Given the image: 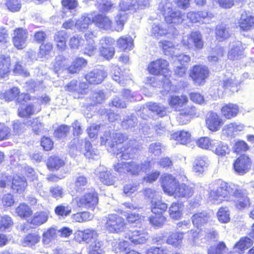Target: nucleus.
Returning <instances> with one entry per match:
<instances>
[{
  "instance_id": "6",
  "label": "nucleus",
  "mask_w": 254,
  "mask_h": 254,
  "mask_svg": "<svg viewBox=\"0 0 254 254\" xmlns=\"http://www.w3.org/2000/svg\"><path fill=\"white\" fill-rule=\"evenodd\" d=\"M182 44L187 49L195 51L202 49L204 46L202 35L198 32H192L187 38H184Z\"/></svg>"
},
{
  "instance_id": "26",
  "label": "nucleus",
  "mask_w": 254,
  "mask_h": 254,
  "mask_svg": "<svg viewBox=\"0 0 254 254\" xmlns=\"http://www.w3.org/2000/svg\"><path fill=\"white\" fill-rule=\"evenodd\" d=\"M170 32L168 25L165 23L154 22L152 25L151 33L156 37L166 35Z\"/></svg>"
},
{
  "instance_id": "29",
  "label": "nucleus",
  "mask_w": 254,
  "mask_h": 254,
  "mask_svg": "<svg viewBox=\"0 0 254 254\" xmlns=\"http://www.w3.org/2000/svg\"><path fill=\"white\" fill-rule=\"evenodd\" d=\"M117 47L123 51H130L133 46V40L131 37L122 36L117 42Z\"/></svg>"
},
{
  "instance_id": "53",
  "label": "nucleus",
  "mask_w": 254,
  "mask_h": 254,
  "mask_svg": "<svg viewBox=\"0 0 254 254\" xmlns=\"http://www.w3.org/2000/svg\"><path fill=\"white\" fill-rule=\"evenodd\" d=\"M63 57L62 56L57 57L55 59V62L54 64V70L57 73H60L62 72L65 73H69L65 69L68 68L66 67L64 64Z\"/></svg>"
},
{
  "instance_id": "1",
  "label": "nucleus",
  "mask_w": 254,
  "mask_h": 254,
  "mask_svg": "<svg viewBox=\"0 0 254 254\" xmlns=\"http://www.w3.org/2000/svg\"><path fill=\"white\" fill-rule=\"evenodd\" d=\"M217 187L209 192V200L213 203H219L224 199L228 200L229 196H233L239 191L238 185L235 184L228 185L221 180L216 182Z\"/></svg>"
},
{
  "instance_id": "17",
  "label": "nucleus",
  "mask_w": 254,
  "mask_h": 254,
  "mask_svg": "<svg viewBox=\"0 0 254 254\" xmlns=\"http://www.w3.org/2000/svg\"><path fill=\"white\" fill-rule=\"evenodd\" d=\"M206 124L209 129L213 131L218 130L223 124L222 119L214 112H210L208 114Z\"/></svg>"
},
{
  "instance_id": "13",
  "label": "nucleus",
  "mask_w": 254,
  "mask_h": 254,
  "mask_svg": "<svg viewBox=\"0 0 254 254\" xmlns=\"http://www.w3.org/2000/svg\"><path fill=\"white\" fill-rule=\"evenodd\" d=\"M88 85L86 83L83 82L78 85L77 81L75 80L71 81L65 86V90L75 94L74 98H79L80 94H85Z\"/></svg>"
},
{
  "instance_id": "16",
  "label": "nucleus",
  "mask_w": 254,
  "mask_h": 254,
  "mask_svg": "<svg viewBox=\"0 0 254 254\" xmlns=\"http://www.w3.org/2000/svg\"><path fill=\"white\" fill-rule=\"evenodd\" d=\"M238 189L239 191L233 195L237 199L236 203V207L239 209H242L250 206V199L247 196L246 190L242 189L239 186H238Z\"/></svg>"
},
{
  "instance_id": "12",
  "label": "nucleus",
  "mask_w": 254,
  "mask_h": 254,
  "mask_svg": "<svg viewBox=\"0 0 254 254\" xmlns=\"http://www.w3.org/2000/svg\"><path fill=\"white\" fill-rule=\"evenodd\" d=\"M251 159L245 155L240 156L234 163L235 171L240 174H244L248 172L251 167Z\"/></svg>"
},
{
  "instance_id": "4",
  "label": "nucleus",
  "mask_w": 254,
  "mask_h": 254,
  "mask_svg": "<svg viewBox=\"0 0 254 254\" xmlns=\"http://www.w3.org/2000/svg\"><path fill=\"white\" fill-rule=\"evenodd\" d=\"M105 229L111 233H120L124 231L126 223L124 219L116 214H110L103 219Z\"/></svg>"
},
{
  "instance_id": "19",
  "label": "nucleus",
  "mask_w": 254,
  "mask_h": 254,
  "mask_svg": "<svg viewBox=\"0 0 254 254\" xmlns=\"http://www.w3.org/2000/svg\"><path fill=\"white\" fill-rule=\"evenodd\" d=\"M128 240L134 245L143 244L148 239L147 233L144 231H134L127 234Z\"/></svg>"
},
{
  "instance_id": "59",
  "label": "nucleus",
  "mask_w": 254,
  "mask_h": 254,
  "mask_svg": "<svg viewBox=\"0 0 254 254\" xmlns=\"http://www.w3.org/2000/svg\"><path fill=\"white\" fill-rule=\"evenodd\" d=\"M78 235L84 241H88L91 239H95L97 236L96 232L90 229H86L84 231H79Z\"/></svg>"
},
{
  "instance_id": "39",
  "label": "nucleus",
  "mask_w": 254,
  "mask_h": 254,
  "mask_svg": "<svg viewBox=\"0 0 254 254\" xmlns=\"http://www.w3.org/2000/svg\"><path fill=\"white\" fill-rule=\"evenodd\" d=\"M224 53V50L220 47H216L210 52L209 55L207 57L208 61L211 64L216 63L219 58L223 57Z\"/></svg>"
},
{
  "instance_id": "55",
  "label": "nucleus",
  "mask_w": 254,
  "mask_h": 254,
  "mask_svg": "<svg viewBox=\"0 0 254 254\" xmlns=\"http://www.w3.org/2000/svg\"><path fill=\"white\" fill-rule=\"evenodd\" d=\"M84 43V40L81 36L75 35L70 38L68 44L71 49H78L83 46Z\"/></svg>"
},
{
  "instance_id": "56",
  "label": "nucleus",
  "mask_w": 254,
  "mask_h": 254,
  "mask_svg": "<svg viewBox=\"0 0 254 254\" xmlns=\"http://www.w3.org/2000/svg\"><path fill=\"white\" fill-rule=\"evenodd\" d=\"M55 212L57 215L64 218L71 213V208L68 205L61 204L56 207Z\"/></svg>"
},
{
  "instance_id": "47",
  "label": "nucleus",
  "mask_w": 254,
  "mask_h": 254,
  "mask_svg": "<svg viewBox=\"0 0 254 254\" xmlns=\"http://www.w3.org/2000/svg\"><path fill=\"white\" fill-rule=\"evenodd\" d=\"M191 219L193 225L198 227L207 222L208 217L206 213H198L194 214Z\"/></svg>"
},
{
  "instance_id": "33",
  "label": "nucleus",
  "mask_w": 254,
  "mask_h": 254,
  "mask_svg": "<svg viewBox=\"0 0 254 254\" xmlns=\"http://www.w3.org/2000/svg\"><path fill=\"white\" fill-rule=\"evenodd\" d=\"M196 143L198 147L202 149L213 150L216 145L218 143V141L211 139L207 137H204L199 138Z\"/></svg>"
},
{
  "instance_id": "8",
  "label": "nucleus",
  "mask_w": 254,
  "mask_h": 254,
  "mask_svg": "<svg viewBox=\"0 0 254 254\" xmlns=\"http://www.w3.org/2000/svg\"><path fill=\"white\" fill-rule=\"evenodd\" d=\"M161 181L164 192L172 195L178 185L177 180L172 175L165 174L162 176Z\"/></svg>"
},
{
  "instance_id": "54",
  "label": "nucleus",
  "mask_w": 254,
  "mask_h": 254,
  "mask_svg": "<svg viewBox=\"0 0 254 254\" xmlns=\"http://www.w3.org/2000/svg\"><path fill=\"white\" fill-rule=\"evenodd\" d=\"M152 203V212L154 214L162 215V213L165 211L167 208V205L166 203L160 201L154 202Z\"/></svg>"
},
{
  "instance_id": "22",
  "label": "nucleus",
  "mask_w": 254,
  "mask_h": 254,
  "mask_svg": "<svg viewBox=\"0 0 254 254\" xmlns=\"http://www.w3.org/2000/svg\"><path fill=\"white\" fill-rule=\"evenodd\" d=\"M27 187V182L24 177L15 176L13 177L11 188L15 192L22 193Z\"/></svg>"
},
{
  "instance_id": "60",
  "label": "nucleus",
  "mask_w": 254,
  "mask_h": 254,
  "mask_svg": "<svg viewBox=\"0 0 254 254\" xmlns=\"http://www.w3.org/2000/svg\"><path fill=\"white\" fill-rule=\"evenodd\" d=\"M137 120L134 116L131 115L127 116V118L122 122V125L126 129H131L136 126Z\"/></svg>"
},
{
  "instance_id": "18",
  "label": "nucleus",
  "mask_w": 254,
  "mask_h": 254,
  "mask_svg": "<svg viewBox=\"0 0 254 254\" xmlns=\"http://www.w3.org/2000/svg\"><path fill=\"white\" fill-rule=\"evenodd\" d=\"M193 193L192 187L183 183L177 185L172 195H174L175 198H188L191 197Z\"/></svg>"
},
{
  "instance_id": "40",
  "label": "nucleus",
  "mask_w": 254,
  "mask_h": 254,
  "mask_svg": "<svg viewBox=\"0 0 254 254\" xmlns=\"http://www.w3.org/2000/svg\"><path fill=\"white\" fill-rule=\"evenodd\" d=\"M40 237L36 233H30L27 235L23 240L22 245L24 247H32L39 242Z\"/></svg>"
},
{
  "instance_id": "36",
  "label": "nucleus",
  "mask_w": 254,
  "mask_h": 254,
  "mask_svg": "<svg viewBox=\"0 0 254 254\" xmlns=\"http://www.w3.org/2000/svg\"><path fill=\"white\" fill-rule=\"evenodd\" d=\"M95 35L93 32H87L85 34L87 46L85 48L84 53L90 56L93 54L94 51L96 49L93 39Z\"/></svg>"
},
{
  "instance_id": "14",
  "label": "nucleus",
  "mask_w": 254,
  "mask_h": 254,
  "mask_svg": "<svg viewBox=\"0 0 254 254\" xmlns=\"http://www.w3.org/2000/svg\"><path fill=\"white\" fill-rule=\"evenodd\" d=\"M150 166V162L145 161L142 163L135 161L128 162V174L137 176L141 173L145 172Z\"/></svg>"
},
{
  "instance_id": "44",
  "label": "nucleus",
  "mask_w": 254,
  "mask_h": 254,
  "mask_svg": "<svg viewBox=\"0 0 254 254\" xmlns=\"http://www.w3.org/2000/svg\"><path fill=\"white\" fill-rule=\"evenodd\" d=\"M48 218V214L46 212H36L31 218L30 223L34 225H40L45 223Z\"/></svg>"
},
{
  "instance_id": "23",
  "label": "nucleus",
  "mask_w": 254,
  "mask_h": 254,
  "mask_svg": "<svg viewBox=\"0 0 254 254\" xmlns=\"http://www.w3.org/2000/svg\"><path fill=\"white\" fill-rule=\"evenodd\" d=\"M239 26L245 31H248L254 28V16L246 12H243L239 20Z\"/></svg>"
},
{
  "instance_id": "57",
  "label": "nucleus",
  "mask_w": 254,
  "mask_h": 254,
  "mask_svg": "<svg viewBox=\"0 0 254 254\" xmlns=\"http://www.w3.org/2000/svg\"><path fill=\"white\" fill-rule=\"evenodd\" d=\"M147 106L149 110L156 112L160 117H163L167 114L166 108L163 106L155 103H149Z\"/></svg>"
},
{
  "instance_id": "5",
  "label": "nucleus",
  "mask_w": 254,
  "mask_h": 254,
  "mask_svg": "<svg viewBox=\"0 0 254 254\" xmlns=\"http://www.w3.org/2000/svg\"><path fill=\"white\" fill-rule=\"evenodd\" d=\"M74 201L79 207L93 209L98 202V194L94 190H91L79 198H75L73 200Z\"/></svg>"
},
{
  "instance_id": "42",
  "label": "nucleus",
  "mask_w": 254,
  "mask_h": 254,
  "mask_svg": "<svg viewBox=\"0 0 254 254\" xmlns=\"http://www.w3.org/2000/svg\"><path fill=\"white\" fill-rule=\"evenodd\" d=\"M184 233H173L169 236L167 240V243L172 245L174 247H178L181 244L183 239Z\"/></svg>"
},
{
  "instance_id": "20",
  "label": "nucleus",
  "mask_w": 254,
  "mask_h": 254,
  "mask_svg": "<svg viewBox=\"0 0 254 254\" xmlns=\"http://www.w3.org/2000/svg\"><path fill=\"white\" fill-rule=\"evenodd\" d=\"M92 22H94V14L85 13L77 20L75 27L80 31H84Z\"/></svg>"
},
{
  "instance_id": "15",
  "label": "nucleus",
  "mask_w": 254,
  "mask_h": 254,
  "mask_svg": "<svg viewBox=\"0 0 254 254\" xmlns=\"http://www.w3.org/2000/svg\"><path fill=\"white\" fill-rule=\"evenodd\" d=\"M106 77V74L104 70L97 68L90 71L85 76L89 83L93 84L101 83Z\"/></svg>"
},
{
  "instance_id": "51",
  "label": "nucleus",
  "mask_w": 254,
  "mask_h": 254,
  "mask_svg": "<svg viewBox=\"0 0 254 254\" xmlns=\"http://www.w3.org/2000/svg\"><path fill=\"white\" fill-rule=\"evenodd\" d=\"M93 215L89 212L84 211L80 213H77L72 215L71 218L73 221L77 222H82L92 219Z\"/></svg>"
},
{
  "instance_id": "62",
  "label": "nucleus",
  "mask_w": 254,
  "mask_h": 254,
  "mask_svg": "<svg viewBox=\"0 0 254 254\" xmlns=\"http://www.w3.org/2000/svg\"><path fill=\"white\" fill-rule=\"evenodd\" d=\"M34 113L35 110L32 105H28L26 107H21L18 109V115L21 117H27Z\"/></svg>"
},
{
  "instance_id": "63",
  "label": "nucleus",
  "mask_w": 254,
  "mask_h": 254,
  "mask_svg": "<svg viewBox=\"0 0 254 254\" xmlns=\"http://www.w3.org/2000/svg\"><path fill=\"white\" fill-rule=\"evenodd\" d=\"M0 71L4 74L9 72L10 65V60L9 57L1 56L0 58Z\"/></svg>"
},
{
  "instance_id": "25",
  "label": "nucleus",
  "mask_w": 254,
  "mask_h": 254,
  "mask_svg": "<svg viewBox=\"0 0 254 254\" xmlns=\"http://www.w3.org/2000/svg\"><path fill=\"white\" fill-rule=\"evenodd\" d=\"M209 160L205 156L198 157L194 161L193 170L195 173H202L209 165Z\"/></svg>"
},
{
  "instance_id": "41",
  "label": "nucleus",
  "mask_w": 254,
  "mask_h": 254,
  "mask_svg": "<svg viewBox=\"0 0 254 254\" xmlns=\"http://www.w3.org/2000/svg\"><path fill=\"white\" fill-rule=\"evenodd\" d=\"M216 37L219 41H222L228 38L230 34L228 28L224 24L217 25L215 29Z\"/></svg>"
},
{
  "instance_id": "2",
  "label": "nucleus",
  "mask_w": 254,
  "mask_h": 254,
  "mask_svg": "<svg viewBox=\"0 0 254 254\" xmlns=\"http://www.w3.org/2000/svg\"><path fill=\"white\" fill-rule=\"evenodd\" d=\"M114 144L115 146H117V151L115 152L114 153L116 155V157L119 159L127 160L128 159L133 158L134 157L135 154L137 149L135 147H133L132 145L135 142V140H130L129 142V146L125 147L122 146L121 144L124 143L127 139V136L122 133L114 132Z\"/></svg>"
},
{
  "instance_id": "49",
  "label": "nucleus",
  "mask_w": 254,
  "mask_h": 254,
  "mask_svg": "<svg viewBox=\"0 0 254 254\" xmlns=\"http://www.w3.org/2000/svg\"><path fill=\"white\" fill-rule=\"evenodd\" d=\"M228 249L224 242H220L216 246L210 247L207 250L208 254H224Z\"/></svg>"
},
{
  "instance_id": "64",
  "label": "nucleus",
  "mask_w": 254,
  "mask_h": 254,
  "mask_svg": "<svg viewBox=\"0 0 254 254\" xmlns=\"http://www.w3.org/2000/svg\"><path fill=\"white\" fill-rule=\"evenodd\" d=\"M229 212L227 207H221L217 213V217L219 221L227 223L230 220Z\"/></svg>"
},
{
  "instance_id": "61",
  "label": "nucleus",
  "mask_w": 254,
  "mask_h": 254,
  "mask_svg": "<svg viewBox=\"0 0 254 254\" xmlns=\"http://www.w3.org/2000/svg\"><path fill=\"white\" fill-rule=\"evenodd\" d=\"M121 12H125L127 10L135 11L137 9L135 2L130 0H123L120 3Z\"/></svg>"
},
{
  "instance_id": "43",
  "label": "nucleus",
  "mask_w": 254,
  "mask_h": 254,
  "mask_svg": "<svg viewBox=\"0 0 254 254\" xmlns=\"http://www.w3.org/2000/svg\"><path fill=\"white\" fill-rule=\"evenodd\" d=\"M103 243L99 239H96L90 246L88 254H104Z\"/></svg>"
},
{
  "instance_id": "32",
  "label": "nucleus",
  "mask_w": 254,
  "mask_h": 254,
  "mask_svg": "<svg viewBox=\"0 0 254 254\" xmlns=\"http://www.w3.org/2000/svg\"><path fill=\"white\" fill-rule=\"evenodd\" d=\"M183 206L181 203L174 202L169 208V216L171 218L178 220L183 216Z\"/></svg>"
},
{
  "instance_id": "28",
  "label": "nucleus",
  "mask_w": 254,
  "mask_h": 254,
  "mask_svg": "<svg viewBox=\"0 0 254 254\" xmlns=\"http://www.w3.org/2000/svg\"><path fill=\"white\" fill-rule=\"evenodd\" d=\"M239 112L237 105L233 104H228L224 105L221 109L223 116L227 119H230L236 117Z\"/></svg>"
},
{
  "instance_id": "24",
  "label": "nucleus",
  "mask_w": 254,
  "mask_h": 254,
  "mask_svg": "<svg viewBox=\"0 0 254 254\" xmlns=\"http://www.w3.org/2000/svg\"><path fill=\"white\" fill-rule=\"evenodd\" d=\"M94 22L99 28L113 31L112 21L108 16L102 14H98L97 16L94 15Z\"/></svg>"
},
{
  "instance_id": "27",
  "label": "nucleus",
  "mask_w": 254,
  "mask_h": 254,
  "mask_svg": "<svg viewBox=\"0 0 254 254\" xmlns=\"http://www.w3.org/2000/svg\"><path fill=\"white\" fill-rule=\"evenodd\" d=\"M127 19V14L125 12H120L115 17L114 23L113 24V31H122Z\"/></svg>"
},
{
  "instance_id": "30",
  "label": "nucleus",
  "mask_w": 254,
  "mask_h": 254,
  "mask_svg": "<svg viewBox=\"0 0 254 254\" xmlns=\"http://www.w3.org/2000/svg\"><path fill=\"white\" fill-rule=\"evenodd\" d=\"M188 102V98L186 96H172L169 100L170 106L175 109H179Z\"/></svg>"
},
{
  "instance_id": "34",
  "label": "nucleus",
  "mask_w": 254,
  "mask_h": 254,
  "mask_svg": "<svg viewBox=\"0 0 254 254\" xmlns=\"http://www.w3.org/2000/svg\"><path fill=\"white\" fill-rule=\"evenodd\" d=\"M253 244V241L247 237H242L234 246V249L239 253H243L246 249L251 247Z\"/></svg>"
},
{
  "instance_id": "45",
  "label": "nucleus",
  "mask_w": 254,
  "mask_h": 254,
  "mask_svg": "<svg viewBox=\"0 0 254 254\" xmlns=\"http://www.w3.org/2000/svg\"><path fill=\"white\" fill-rule=\"evenodd\" d=\"M15 212L21 218H27L32 214L30 207L25 203H21L15 209Z\"/></svg>"
},
{
  "instance_id": "38",
  "label": "nucleus",
  "mask_w": 254,
  "mask_h": 254,
  "mask_svg": "<svg viewBox=\"0 0 254 254\" xmlns=\"http://www.w3.org/2000/svg\"><path fill=\"white\" fill-rule=\"evenodd\" d=\"M64 162L58 156H51L47 161V165L51 171L58 170L64 166Z\"/></svg>"
},
{
  "instance_id": "21",
  "label": "nucleus",
  "mask_w": 254,
  "mask_h": 254,
  "mask_svg": "<svg viewBox=\"0 0 254 254\" xmlns=\"http://www.w3.org/2000/svg\"><path fill=\"white\" fill-rule=\"evenodd\" d=\"M96 174L101 182L106 185H112L114 183V180L110 171L104 166H100L96 170Z\"/></svg>"
},
{
  "instance_id": "48",
  "label": "nucleus",
  "mask_w": 254,
  "mask_h": 254,
  "mask_svg": "<svg viewBox=\"0 0 254 254\" xmlns=\"http://www.w3.org/2000/svg\"><path fill=\"white\" fill-rule=\"evenodd\" d=\"M114 132L111 133L110 131H105L104 134L101 137V143L108 145L111 148L115 147L114 144Z\"/></svg>"
},
{
  "instance_id": "52",
  "label": "nucleus",
  "mask_w": 254,
  "mask_h": 254,
  "mask_svg": "<svg viewBox=\"0 0 254 254\" xmlns=\"http://www.w3.org/2000/svg\"><path fill=\"white\" fill-rule=\"evenodd\" d=\"M113 75V79L120 84H124L127 80V77L124 74V72L118 66H114L112 70Z\"/></svg>"
},
{
  "instance_id": "46",
  "label": "nucleus",
  "mask_w": 254,
  "mask_h": 254,
  "mask_svg": "<svg viewBox=\"0 0 254 254\" xmlns=\"http://www.w3.org/2000/svg\"><path fill=\"white\" fill-rule=\"evenodd\" d=\"M66 33L64 31H60L56 33L54 40L57 43V47L61 50L65 49L66 46Z\"/></svg>"
},
{
  "instance_id": "35",
  "label": "nucleus",
  "mask_w": 254,
  "mask_h": 254,
  "mask_svg": "<svg viewBox=\"0 0 254 254\" xmlns=\"http://www.w3.org/2000/svg\"><path fill=\"white\" fill-rule=\"evenodd\" d=\"M87 61L82 58H76L72 63V64L65 70L70 73H75L79 72L80 69L85 66Z\"/></svg>"
},
{
  "instance_id": "10",
  "label": "nucleus",
  "mask_w": 254,
  "mask_h": 254,
  "mask_svg": "<svg viewBox=\"0 0 254 254\" xmlns=\"http://www.w3.org/2000/svg\"><path fill=\"white\" fill-rule=\"evenodd\" d=\"M168 62L164 59H160L151 62L148 69L150 73L154 75L164 74L168 70Z\"/></svg>"
},
{
  "instance_id": "31",
  "label": "nucleus",
  "mask_w": 254,
  "mask_h": 254,
  "mask_svg": "<svg viewBox=\"0 0 254 254\" xmlns=\"http://www.w3.org/2000/svg\"><path fill=\"white\" fill-rule=\"evenodd\" d=\"M171 138L181 144H186L190 141V134L188 131L182 130L172 134Z\"/></svg>"
},
{
  "instance_id": "50",
  "label": "nucleus",
  "mask_w": 254,
  "mask_h": 254,
  "mask_svg": "<svg viewBox=\"0 0 254 254\" xmlns=\"http://www.w3.org/2000/svg\"><path fill=\"white\" fill-rule=\"evenodd\" d=\"M238 81H235L234 77L231 76L223 81V87L225 90H229L234 92L238 91Z\"/></svg>"
},
{
  "instance_id": "3",
  "label": "nucleus",
  "mask_w": 254,
  "mask_h": 254,
  "mask_svg": "<svg viewBox=\"0 0 254 254\" xmlns=\"http://www.w3.org/2000/svg\"><path fill=\"white\" fill-rule=\"evenodd\" d=\"M158 10L164 16L165 21L168 23L180 24L184 20V14L174 8L173 4L168 0L160 2Z\"/></svg>"
},
{
  "instance_id": "37",
  "label": "nucleus",
  "mask_w": 254,
  "mask_h": 254,
  "mask_svg": "<svg viewBox=\"0 0 254 254\" xmlns=\"http://www.w3.org/2000/svg\"><path fill=\"white\" fill-rule=\"evenodd\" d=\"M159 44L166 55L171 56L172 57L178 51L176 46L171 41L165 40L159 42Z\"/></svg>"
},
{
  "instance_id": "58",
  "label": "nucleus",
  "mask_w": 254,
  "mask_h": 254,
  "mask_svg": "<svg viewBox=\"0 0 254 254\" xmlns=\"http://www.w3.org/2000/svg\"><path fill=\"white\" fill-rule=\"evenodd\" d=\"M56 237V231L54 228H50L43 234V242L48 245L52 242Z\"/></svg>"
},
{
  "instance_id": "7",
  "label": "nucleus",
  "mask_w": 254,
  "mask_h": 254,
  "mask_svg": "<svg viewBox=\"0 0 254 254\" xmlns=\"http://www.w3.org/2000/svg\"><path fill=\"white\" fill-rule=\"evenodd\" d=\"M209 74L208 67L204 65H195L190 71V77L195 83L200 85L204 82Z\"/></svg>"
},
{
  "instance_id": "9",
  "label": "nucleus",
  "mask_w": 254,
  "mask_h": 254,
  "mask_svg": "<svg viewBox=\"0 0 254 254\" xmlns=\"http://www.w3.org/2000/svg\"><path fill=\"white\" fill-rule=\"evenodd\" d=\"M245 45L240 41H235L230 43L228 58L231 60L241 59L244 55Z\"/></svg>"
},
{
  "instance_id": "11",
  "label": "nucleus",
  "mask_w": 254,
  "mask_h": 254,
  "mask_svg": "<svg viewBox=\"0 0 254 254\" xmlns=\"http://www.w3.org/2000/svg\"><path fill=\"white\" fill-rule=\"evenodd\" d=\"M27 38V32L25 29L19 28L15 29L13 33V43L14 46L18 49H22L26 47Z\"/></svg>"
}]
</instances>
